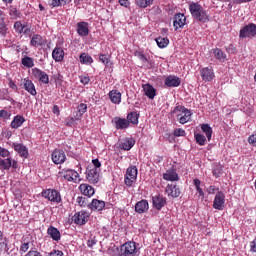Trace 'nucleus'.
<instances>
[{"label":"nucleus","instance_id":"nucleus-41","mask_svg":"<svg viewBox=\"0 0 256 256\" xmlns=\"http://www.w3.org/2000/svg\"><path fill=\"white\" fill-rule=\"evenodd\" d=\"M156 43L160 49H165L167 45H169V39L168 38H163V37H158L156 38Z\"/></svg>","mask_w":256,"mask_h":256},{"label":"nucleus","instance_id":"nucleus-23","mask_svg":"<svg viewBox=\"0 0 256 256\" xmlns=\"http://www.w3.org/2000/svg\"><path fill=\"white\" fill-rule=\"evenodd\" d=\"M152 201L155 209H157L158 211H161V209H163V206L167 205V199H165V197L161 195L154 196L152 198Z\"/></svg>","mask_w":256,"mask_h":256},{"label":"nucleus","instance_id":"nucleus-37","mask_svg":"<svg viewBox=\"0 0 256 256\" xmlns=\"http://www.w3.org/2000/svg\"><path fill=\"white\" fill-rule=\"evenodd\" d=\"M135 5L141 9H147V7L153 5V0H135Z\"/></svg>","mask_w":256,"mask_h":256},{"label":"nucleus","instance_id":"nucleus-13","mask_svg":"<svg viewBox=\"0 0 256 256\" xmlns=\"http://www.w3.org/2000/svg\"><path fill=\"white\" fill-rule=\"evenodd\" d=\"M165 193L168 197H172V199H176L181 195V189L177 187L175 184H168L165 188Z\"/></svg>","mask_w":256,"mask_h":256},{"label":"nucleus","instance_id":"nucleus-40","mask_svg":"<svg viewBox=\"0 0 256 256\" xmlns=\"http://www.w3.org/2000/svg\"><path fill=\"white\" fill-rule=\"evenodd\" d=\"M80 63H82V65H91V63H93V58L87 53H82L80 55Z\"/></svg>","mask_w":256,"mask_h":256},{"label":"nucleus","instance_id":"nucleus-45","mask_svg":"<svg viewBox=\"0 0 256 256\" xmlns=\"http://www.w3.org/2000/svg\"><path fill=\"white\" fill-rule=\"evenodd\" d=\"M76 203L79 205V207H89V204L87 203V198L83 196H79L76 199Z\"/></svg>","mask_w":256,"mask_h":256},{"label":"nucleus","instance_id":"nucleus-2","mask_svg":"<svg viewBox=\"0 0 256 256\" xmlns=\"http://www.w3.org/2000/svg\"><path fill=\"white\" fill-rule=\"evenodd\" d=\"M189 11L196 21H200L201 23H207L209 21V14H207V11L199 3L190 4Z\"/></svg>","mask_w":256,"mask_h":256},{"label":"nucleus","instance_id":"nucleus-1","mask_svg":"<svg viewBox=\"0 0 256 256\" xmlns=\"http://www.w3.org/2000/svg\"><path fill=\"white\" fill-rule=\"evenodd\" d=\"M99 173H101V162L99 159L92 160V164L88 165L86 169V179L88 183H99Z\"/></svg>","mask_w":256,"mask_h":256},{"label":"nucleus","instance_id":"nucleus-50","mask_svg":"<svg viewBox=\"0 0 256 256\" xmlns=\"http://www.w3.org/2000/svg\"><path fill=\"white\" fill-rule=\"evenodd\" d=\"M1 119H11V113L7 112V110H0Z\"/></svg>","mask_w":256,"mask_h":256},{"label":"nucleus","instance_id":"nucleus-25","mask_svg":"<svg viewBox=\"0 0 256 256\" xmlns=\"http://www.w3.org/2000/svg\"><path fill=\"white\" fill-rule=\"evenodd\" d=\"M142 89L148 99H155V96L157 95V90L155 87H153L151 84H144Z\"/></svg>","mask_w":256,"mask_h":256},{"label":"nucleus","instance_id":"nucleus-20","mask_svg":"<svg viewBox=\"0 0 256 256\" xmlns=\"http://www.w3.org/2000/svg\"><path fill=\"white\" fill-rule=\"evenodd\" d=\"M79 191L82 195L86 197H93L95 195V188L89 184H81L79 186Z\"/></svg>","mask_w":256,"mask_h":256},{"label":"nucleus","instance_id":"nucleus-14","mask_svg":"<svg viewBox=\"0 0 256 256\" xmlns=\"http://www.w3.org/2000/svg\"><path fill=\"white\" fill-rule=\"evenodd\" d=\"M200 75L202 80L205 82H211L215 79V72H213L212 68L204 67L200 70Z\"/></svg>","mask_w":256,"mask_h":256},{"label":"nucleus","instance_id":"nucleus-53","mask_svg":"<svg viewBox=\"0 0 256 256\" xmlns=\"http://www.w3.org/2000/svg\"><path fill=\"white\" fill-rule=\"evenodd\" d=\"M248 143L253 147H256V134H252L248 137Z\"/></svg>","mask_w":256,"mask_h":256},{"label":"nucleus","instance_id":"nucleus-48","mask_svg":"<svg viewBox=\"0 0 256 256\" xmlns=\"http://www.w3.org/2000/svg\"><path fill=\"white\" fill-rule=\"evenodd\" d=\"M65 125L67 127H75V118L73 117H68L65 119Z\"/></svg>","mask_w":256,"mask_h":256},{"label":"nucleus","instance_id":"nucleus-59","mask_svg":"<svg viewBox=\"0 0 256 256\" xmlns=\"http://www.w3.org/2000/svg\"><path fill=\"white\" fill-rule=\"evenodd\" d=\"M50 5H51V7H60V5H62L61 0H52Z\"/></svg>","mask_w":256,"mask_h":256},{"label":"nucleus","instance_id":"nucleus-62","mask_svg":"<svg viewBox=\"0 0 256 256\" xmlns=\"http://www.w3.org/2000/svg\"><path fill=\"white\" fill-rule=\"evenodd\" d=\"M251 251L256 253V238L250 243Z\"/></svg>","mask_w":256,"mask_h":256},{"label":"nucleus","instance_id":"nucleus-43","mask_svg":"<svg viewBox=\"0 0 256 256\" xmlns=\"http://www.w3.org/2000/svg\"><path fill=\"white\" fill-rule=\"evenodd\" d=\"M9 15L12 19H19V17H21V12L15 7H10Z\"/></svg>","mask_w":256,"mask_h":256},{"label":"nucleus","instance_id":"nucleus-3","mask_svg":"<svg viewBox=\"0 0 256 256\" xmlns=\"http://www.w3.org/2000/svg\"><path fill=\"white\" fill-rule=\"evenodd\" d=\"M173 113L177 114V120L181 125H185V123H189L193 115V113H191L189 109L185 108V106H177L173 110Z\"/></svg>","mask_w":256,"mask_h":256},{"label":"nucleus","instance_id":"nucleus-35","mask_svg":"<svg viewBox=\"0 0 256 256\" xmlns=\"http://www.w3.org/2000/svg\"><path fill=\"white\" fill-rule=\"evenodd\" d=\"M135 145V140L133 138L125 139L121 144L120 148L124 151H130V149Z\"/></svg>","mask_w":256,"mask_h":256},{"label":"nucleus","instance_id":"nucleus-33","mask_svg":"<svg viewBox=\"0 0 256 256\" xmlns=\"http://www.w3.org/2000/svg\"><path fill=\"white\" fill-rule=\"evenodd\" d=\"M23 123H25V118L21 115H17L12 120L10 127L12 129H19V127H21V125H23Z\"/></svg>","mask_w":256,"mask_h":256},{"label":"nucleus","instance_id":"nucleus-39","mask_svg":"<svg viewBox=\"0 0 256 256\" xmlns=\"http://www.w3.org/2000/svg\"><path fill=\"white\" fill-rule=\"evenodd\" d=\"M21 63L22 65H24V67H27L28 69L35 67V61L29 56L22 58Z\"/></svg>","mask_w":256,"mask_h":256},{"label":"nucleus","instance_id":"nucleus-64","mask_svg":"<svg viewBox=\"0 0 256 256\" xmlns=\"http://www.w3.org/2000/svg\"><path fill=\"white\" fill-rule=\"evenodd\" d=\"M53 113H59V106L55 105L53 107Z\"/></svg>","mask_w":256,"mask_h":256},{"label":"nucleus","instance_id":"nucleus-61","mask_svg":"<svg viewBox=\"0 0 256 256\" xmlns=\"http://www.w3.org/2000/svg\"><path fill=\"white\" fill-rule=\"evenodd\" d=\"M138 57H139L140 61H142V63H147V57L145 56V54L140 53L138 55Z\"/></svg>","mask_w":256,"mask_h":256},{"label":"nucleus","instance_id":"nucleus-15","mask_svg":"<svg viewBox=\"0 0 256 256\" xmlns=\"http://www.w3.org/2000/svg\"><path fill=\"white\" fill-rule=\"evenodd\" d=\"M32 75L35 79H38L41 83H49V75L39 68L32 69Z\"/></svg>","mask_w":256,"mask_h":256},{"label":"nucleus","instance_id":"nucleus-58","mask_svg":"<svg viewBox=\"0 0 256 256\" xmlns=\"http://www.w3.org/2000/svg\"><path fill=\"white\" fill-rule=\"evenodd\" d=\"M47 256H63V253L61 252V250H53L48 253Z\"/></svg>","mask_w":256,"mask_h":256},{"label":"nucleus","instance_id":"nucleus-49","mask_svg":"<svg viewBox=\"0 0 256 256\" xmlns=\"http://www.w3.org/2000/svg\"><path fill=\"white\" fill-rule=\"evenodd\" d=\"M30 244L29 242H24L20 246L21 253H27L29 251Z\"/></svg>","mask_w":256,"mask_h":256},{"label":"nucleus","instance_id":"nucleus-17","mask_svg":"<svg viewBox=\"0 0 256 256\" xmlns=\"http://www.w3.org/2000/svg\"><path fill=\"white\" fill-rule=\"evenodd\" d=\"M11 167H13V169H17V161L11 158H0V169L8 171V169H11Z\"/></svg>","mask_w":256,"mask_h":256},{"label":"nucleus","instance_id":"nucleus-42","mask_svg":"<svg viewBox=\"0 0 256 256\" xmlns=\"http://www.w3.org/2000/svg\"><path fill=\"white\" fill-rule=\"evenodd\" d=\"M213 53L216 59H218L219 61H225V59H227V55L224 54L219 48L214 49Z\"/></svg>","mask_w":256,"mask_h":256},{"label":"nucleus","instance_id":"nucleus-16","mask_svg":"<svg viewBox=\"0 0 256 256\" xmlns=\"http://www.w3.org/2000/svg\"><path fill=\"white\" fill-rule=\"evenodd\" d=\"M185 23H187V18L185 17V14L178 13L174 17L173 26L175 30L182 29V27H185Z\"/></svg>","mask_w":256,"mask_h":256},{"label":"nucleus","instance_id":"nucleus-36","mask_svg":"<svg viewBox=\"0 0 256 256\" xmlns=\"http://www.w3.org/2000/svg\"><path fill=\"white\" fill-rule=\"evenodd\" d=\"M201 129H202L203 133H205L208 141H211V137L213 135V128H211V126H209V124H202Z\"/></svg>","mask_w":256,"mask_h":256},{"label":"nucleus","instance_id":"nucleus-57","mask_svg":"<svg viewBox=\"0 0 256 256\" xmlns=\"http://www.w3.org/2000/svg\"><path fill=\"white\" fill-rule=\"evenodd\" d=\"M80 81L83 85H89V81H91V79L89 76H81Z\"/></svg>","mask_w":256,"mask_h":256},{"label":"nucleus","instance_id":"nucleus-27","mask_svg":"<svg viewBox=\"0 0 256 256\" xmlns=\"http://www.w3.org/2000/svg\"><path fill=\"white\" fill-rule=\"evenodd\" d=\"M136 213H147L149 211V202L147 200H140L135 205Z\"/></svg>","mask_w":256,"mask_h":256},{"label":"nucleus","instance_id":"nucleus-22","mask_svg":"<svg viewBox=\"0 0 256 256\" xmlns=\"http://www.w3.org/2000/svg\"><path fill=\"white\" fill-rule=\"evenodd\" d=\"M88 209L92 211H103L105 209V201L93 199L92 202L88 204Z\"/></svg>","mask_w":256,"mask_h":256},{"label":"nucleus","instance_id":"nucleus-60","mask_svg":"<svg viewBox=\"0 0 256 256\" xmlns=\"http://www.w3.org/2000/svg\"><path fill=\"white\" fill-rule=\"evenodd\" d=\"M119 3L121 5V7H129V5H131L129 0H119Z\"/></svg>","mask_w":256,"mask_h":256},{"label":"nucleus","instance_id":"nucleus-24","mask_svg":"<svg viewBox=\"0 0 256 256\" xmlns=\"http://www.w3.org/2000/svg\"><path fill=\"white\" fill-rule=\"evenodd\" d=\"M63 177L64 179H66V181H72L73 183H77V181H79V172L75 170H66L64 171Z\"/></svg>","mask_w":256,"mask_h":256},{"label":"nucleus","instance_id":"nucleus-54","mask_svg":"<svg viewBox=\"0 0 256 256\" xmlns=\"http://www.w3.org/2000/svg\"><path fill=\"white\" fill-rule=\"evenodd\" d=\"M99 61H101V63H103L104 65L109 64V58L105 54H100Z\"/></svg>","mask_w":256,"mask_h":256},{"label":"nucleus","instance_id":"nucleus-38","mask_svg":"<svg viewBox=\"0 0 256 256\" xmlns=\"http://www.w3.org/2000/svg\"><path fill=\"white\" fill-rule=\"evenodd\" d=\"M126 121H128V123H132V125H137V123H139V115L137 112H131L127 115Z\"/></svg>","mask_w":256,"mask_h":256},{"label":"nucleus","instance_id":"nucleus-34","mask_svg":"<svg viewBox=\"0 0 256 256\" xmlns=\"http://www.w3.org/2000/svg\"><path fill=\"white\" fill-rule=\"evenodd\" d=\"M14 150L19 153L20 157H27L29 152L27 151V147L23 144H13Z\"/></svg>","mask_w":256,"mask_h":256},{"label":"nucleus","instance_id":"nucleus-21","mask_svg":"<svg viewBox=\"0 0 256 256\" xmlns=\"http://www.w3.org/2000/svg\"><path fill=\"white\" fill-rule=\"evenodd\" d=\"M23 85H24L25 91H27V93L32 95V97H35L37 95V89H35V84L33 83V81L25 78L23 80Z\"/></svg>","mask_w":256,"mask_h":256},{"label":"nucleus","instance_id":"nucleus-6","mask_svg":"<svg viewBox=\"0 0 256 256\" xmlns=\"http://www.w3.org/2000/svg\"><path fill=\"white\" fill-rule=\"evenodd\" d=\"M42 197H44V199H48V201H51L52 203L59 204L61 202V194L55 189L44 190L42 192Z\"/></svg>","mask_w":256,"mask_h":256},{"label":"nucleus","instance_id":"nucleus-9","mask_svg":"<svg viewBox=\"0 0 256 256\" xmlns=\"http://www.w3.org/2000/svg\"><path fill=\"white\" fill-rule=\"evenodd\" d=\"M162 177L164 181H170L171 183L179 181V174L177 173V169H175L174 167L166 170L165 173H163Z\"/></svg>","mask_w":256,"mask_h":256},{"label":"nucleus","instance_id":"nucleus-12","mask_svg":"<svg viewBox=\"0 0 256 256\" xmlns=\"http://www.w3.org/2000/svg\"><path fill=\"white\" fill-rule=\"evenodd\" d=\"M30 45L36 48L44 47V45H47V39L39 34H34L30 40Z\"/></svg>","mask_w":256,"mask_h":256},{"label":"nucleus","instance_id":"nucleus-63","mask_svg":"<svg viewBox=\"0 0 256 256\" xmlns=\"http://www.w3.org/2000/svg\"><path fill=\"white\" fill-rule=\"evenodd\" d=\"M221 175V170H219V169H214L213 170V176L214 177H219Z\"/></svg>","mask_w":256,"mask_h":256},{"label":"nucleus","instance_id":"nucleus-51","mask_svg":"<svg viewBox=\"0 0 256 256\" xmlns=\"http://www.w3.org/2000/svg\"><path fill=\"white\" fill-rule=\"evenodd\" d=\"M174 137H185V130L181 128L174 130Z\"/></svg>","mask_w":256,"mask_h":256},{"label":"nucleus","instance_id":"nucleus-7","mask_svg":"<svg viewBox=\"0 0 256 256\" xmlns=\"http://www.w3.org/2000/svg\"><path fill=\"white\" fill-rule=\"evenodd\" d=\"M122 256H135L137 254V245L135 242H126L120 248Z\"/></svg>","mask_w":256,"mask_h":256},{"label":"nucleus","instance_id":"nucleus-31","mask_svg":"<svg viewBox=\"0 0 256 256\" xmlns=\"http://www.w3.org/2000/svg\"><path fill=\"white\" fill-rule=\"evenodd\" d=\"M47 234L53 239V241H61V232L59 229L50 226L47 230Z\"/></svg>","mask_w":256,"mask_h":256},{"label":"nucleus","instance_id":"nucleus-47","mask_svg":"<svg viewBox=\"0 0 256 256\" xmlns=\"http://www.w3.org/2000/svg\"><path fill=\"white\" fill-rule=\"evenodd\" d=\"M0 35H2V37L7 35V25L3 19L0 20Z\"/></svg>","mask_w":256,"mask_h":256},{"label":"nucleus","instance_id":"nucleus-44","mask_svg":"<svg viewBox=\"0 0 256 256\" xmlns=\"http://www.w3.org/2000/svg\"><path fill=\"white\" fill-rule=\"evenodd\" d=\"M194 137L198 145H201V146L205 145L207 138L203 134L198 133V134H195Z\"/></svg>","mask_w":256,"mask_h":256},{"label":"nucleus","instance_id":"nucleus-10","mask_svg":"<svg viewBox=\"0 0 256 256\" xmlns=\"http://www.w3.org/2000/svg\"><path fill=\"white\" fill-rule=\"evenodd\" d=\"M73 221L76 225H85L89 221V212L80 211L73 216Z\"/></svg>","mask_w":256,"mask_h":256},{"label":"nucleus","instance_id":"nucleus-5","mask_svg":"<svg viewBox=\"0 0 256 256\" xmlns=\"http://www.w3.org/2000/svg\"><path fill=\"white\" fill-rule=\"evenodd\" d=\"M256 36V25L254 23L248 24L240 30V39H253Z\"/></svg>","mask_w":256,"mask_h":256},{"label":"nucleus","instance_id":"nucleus-19","mask_svg":"<svg viewBox=\"0 0 256 256\" xmlns=\"http://www.w3.org/2000/svg\"><path fill=\"white\" fill-rule=\"evenodd\" d=\"M76 31L80 37H87L89 35V23L78 22Z\"/></svg>","mask_w":256,"mask_h":256},{"label":"nucleus","instance_id":"nucleus-18","mask_svg":"<svg viewBox=\"0 0 256 256\" xmlns=\"http://www.w3.org/2000/svg\"><path fill=\"white\" fill-rule=\"evenodd\" d=\"M14 29L16 33H19V35H28L29 31H31L29 26L27 24L21 23V21H16L14 23Z\"/></svg>","mask_w":256,"mask_h":256},{"label":"nucleus","instance_id":"nucleus-11","mask_svg":"<svg viewBox=\"0 0 256 256\" xmlns=\"http://www.w3.org/2000/svg\"><path fill=\"white\" fill-rule=\"evenodd\" d=\"M65 152L63 150L56 149L52 152V161L55 165H61V163H65Z\"/></svg>","mask_w":256,"mask_h":256},{"label":"nucleus","instance_id":"nucleus-26","mask_svg":"<svg viewBox=\"0 0 256 256\" xmlns=\"http://www.w3.org/2000/svg\"><path fill=\"white\" fill-rule=\"evenodd\" d=\"M193 185L195 186L196 189V197H198L199 201H203L205 199V192H203V188H201V180L197 178L194 179Z\"/></svg>","mask_w":256,"mask_h":256},{"label":"nucleus","instance_id":"nucleus-4","mask_svg":"<svg viewBox=\"0 0 256 256\" xmlns=\"http://www.w3.org/2000/svg\"><path fill=\"white\" fill-rule=\"evenodd\" d=\"M137 167L131 166L127 169L126 175L124 178V183L127 185V187H133L135 183L137 182Z\"/></svg>","mask_w":256,"mask_h":256},{"label":"nucleus","instance_id":"nucleus-28","mask_svg":"<svg viewBox=\"0 0 256 256\" xmlns=\"http://www.w3.org/2000/svg\"><path fill=\"white\" fill-rule=\"evenodd\" d=\"M52 58L57 63L63 61V59H65V51L63 50V48L62 47L54 48V50L52 52Z\"/></svg>","mask_w":256,"mask_h":256},{"label":"nucleus","instance_id":"nucleus-29","mask_svg":"<svg viewBox=\"0 0 256 256\" xmlns=\"http://www.w3.org/2000/svg\"><path fill=\"white\" fill-rule=\"evenodd\" d=\"M166 87H179L181 85V79L177 76H168L165 79Z\"/></svg>","mask_w":256,"mask_h":256},{"label":"nucleus","instance_id":"nucleus-56","mask_svg":"<svg viewBox=\"0 0 256 256\" xmlns=\"http://www.w3.org/2000/svg\"><path fill=\"white\" fill-rule=\"evenodd\" d=\"M9 155H11L9 150L0 146V157H9Z\"/></svg>","mask_w":256,"mask_h":256},{"label":"nucleus","instance_id":"nucleus-32","mask_svg":"<svg viewBox=\"0 0 256 256\" xmlns=\"http://www.w3.org/2000/svg\"><path fill=\"white\" fill-rule=\"evenodd\" d=\"M109 97L111 102L115 105H119V103H121V92H119L118 90H111L109 92Z\"/></svg>","mask_w":256,"mask_h":256},{"label":"nucleus","instance_id":"nucleus-30","mask_svg":"<svg viewBox=\"0 0 256 256\" xmlns=\"http://www.w3.org/2000/svg\"><path fill=\"white\" fill-rule=\"evenodd\" d=\"M113 122L116 129H127L129 127V121L125 118L116 117Z\"/></svg>","mask_w":256,"mask_h":256},{"label":"nucleus","instance_id":"nucleus-55","mask_svg":"<svg viewBox=\"0 0 256 256\" xmlns=\"http://www.w3.org/2000/svg\"><path fill=\"white\" fill-rule=\"evenodd\" d=\"M25 256H43L37 249H31Z\"/></svg>","mask_w":256,"mask_h":256},{"label":"nucleus","instance_id":"nucleus-46","mask_svg":"<svg viewBox=\"0 0 256 256\" xmlns=\"http://www.w3.org/2000/svg\"><path fill=\"white\" fill-rule=\"evenodd\" d=\"M77 109H78L79 116L81 117L85 115V113H87V104L81 103L78 105Z\"/></svg>","mask_w":256,"mask_h":256},{"label":"nucleus","instance_id":"nucleus-52","mask_svg":"<svg viewBox=\"0 0 256 256\" xmlns=\"http://www.w3.org/2000/svg\"><path fill=\"white\" fill-rule=\"evenodd\" d=\"M208 195H215V193H217V191H219V188L215 187V186H209L206 189Z\"/></svg>","mask_w":256,"mask_h":256},{"label":"nucleus","instance_id":"nucleus-8","mask_svg":"<svg viewBox=\"0 0 256 256\" xmlns=\"http://www.w3.org/2000/svg\"><path fill=\"white\" fill-rule=\"evenodd\" d=\"M213 208L218 211H223L225 208V193L218 191L214 197Z\"/></svg>","mask_w":256,"mask_h":256}]
</instances>
